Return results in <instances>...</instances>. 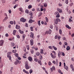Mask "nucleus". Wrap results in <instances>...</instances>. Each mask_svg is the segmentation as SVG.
<instances>
[{"label":"nucleus","instance_id":"f257e3e1","mask_svg":"<svg viewBox=\"0 0 74 74\" xmlns=\"http://www.w3.org/2000/svg\"><path fill=\"white\" fill-rule=\"evenodd\" d=\"M25 68L27 70L28 69H29V66L28 65V62H26L25 63Z\"/></svg>","mask_w":74,"mask_h":74},{"label":"nucleus","instance_id":"f03ea898","mask_svg":"<svg viewBox=\"0 0 74 74\" xmlns=\"http://www.w3.org/2000/svg\"><path fill=\"white\" fill-rule=\"evenodd\" d=\"M55 14L56 15H57L56 16V18H59V17H60V15L58 12L57 11L55 12Z\"/></svg>","mask_w":74,"mask_h":74},{"label":"nucleus","instance_id":"7ed1b4c3","mask_svg":"<svg viewBox=\"0 0 74 74\" xmlns=\"http://www.w3.org/2000/svg\"><path fill=\"white\" fill-rule=\"evenodd\" d=\"M4 40H0V46H2L4 44Z\"/></svg>","mask_w":74,"mask_h":74},{"label":"nucleus","instance_id":"20e7f679","mask_svg":"<svg viewBox=\"0 0 74 74\" xmlns=\"http://www.w3.org/2000/svg\"><path fill=\"white\" fill-rule=\"evenodd\" d=\"M26 21V19H25L23 17L21 18L20 19V21H21V22H25Z\"/></svg>","mask_w":74,"mask_h":74},{"label":"nucleus","instance_id":"39448f33","mask_svg":"<svg viewBox=\"0 0 74 74\" xmlns=\"http://www.w3.org/2000/svg\"><path fill=\"white\" fill-rule=\"evenodd\" d=\"M70 67L72 69V71H73V72H74V67L73 66V64H71L70 65Z\"/></svg>","mask_w":74,"mask_h":74},{"label":"nucleus","instance_id":"423d86ee","mask_svg":"<svg viewBox=\"0 0 74 74\" xmlns=\"http://www.w3.org/2000/svg\"><path fill=\"white\" fill-rule=\"evenodd\" d=\"M30 37L34 38V34L33 32L31 33V34L30 36Z\"/></svg>","mask_w":74,"mask_h":74},{"label":"nucleus","instance_id":"0eeeda50","mask_svg":"<svg viewBox=\"0 0 74 74\" xmlns=\"http://www.w3.org/2000/svg\"><path fill=\"white\" fill-rule=\"evenodd\" d=\"M30 45H33V44L34 43V41H33V39H31L30 40Z\"/></svg>","mask_w":74,"mask_h":74},{"label":"nucleus","instance_id":"6e6552de","mask_svg":"<svg viewBox=\"0 0 74 74\" xmlns=\"http://www.w3.org/2000/svg\"><path fill=\"white\" fill-rule=\"evenodd\" d=\"M51 57H52L53 59H54L55 58H56V55H53V54L52 53H51Z\"/></svg>","mask_w":74,"mask_h":74},{"label":"nucleus","instance_id":"1a4fd4ad","mask_svg":"<svg viewBox=\"0 0 74 74\" xmlns=\"http://www.w3.org/2000/svg\"><path fill=\"white\" fill-rule=\"evenodd\" d=\"M57 10L58 12H59L60 13H61L62 12V10L59 8H57Z\"/></svg>","mask_w":74,"mask_h":74},{"label":"nucleus","instance_id":"9d476101","mask_svg":"<svg viewBox=\"0 0 74 74\" xmlns=\"http://www.w3.org/2000/svg\"><path fill=\"white\" fill-rule=\"evenodd\" d=\"M16 28L17 29H20V26L18 25H16Z\"/></svg>","mask_w":74,"mask_h":74},{"label":"nucleus","instance_id":"9b49d317","mask_svg":"<svg viewBox=\"0 0 74 74\" xmlns=\"http://www.w3.org/2000/svg\"><path fill=\"white\" fill-rule=\"evenodd\" d=\"M2 30H4V27L0 26V32L2 31Z\"/></svg>","mask_w":74,"mask_h":74},{"label":"nucleus","instance_id":"f8f14e48","mask_svg":"<svg viewBox=\"0 0 74 74\" xmlns=\"http://www.w3.org/2000/svg\"><path fill=\"white\" fill-rule=\"evenodd\" d=\"M28 59L29 61H32V58L31 57H29L28 58Z\"/></svg>","mask_w":74,"mask_h":74},{"label":"nucleus","instance_id":"ddd939ff","mask_svg":"<svg viewBox=\"0 0 74 74\" xmlns=\"http://www.w3.org/2000/svg\"><path fill=\"white\" fill-rule=\"evenodd\" d=\"M18 10L19 11H21V12H23V10L22 9V8H19L18 9Z\"/></svg>","mask_w":74,"mask_h":74},{"label":"nucleus","instance_id":"4468645a","mask_svg":"<svg viewBox=\"0 0 74 74\" xmlns=\"http://www.w3.org/2000/svg\"><path fill=\"white\" fill-rule=\"evenodd\" d=\"M18 31L21 34H23V31H22L21 29H19Z\"/></svg>","mask_w":74,"mask_h":74},{"label":"nucleus","instance_id":"2eb2a0df","mask_svg":"<svg viewBox=\"0 0 74 74\" xmlns=\"http://www.w3.org/2000/svg\"><path fill=\"white\" fill-rule=\"evenodd\" d=\"M66 27H67V28H68V29H71V27H70V26L67 25H66Z\"/></svg>","mask_w":74,"mask_h":74},{"label":"nucleus","instance_id":"dca6fc26","mask_svg":"<svg viewBox=\"0 0 74 74\" xmlns=\"http://www.w3.org/2000/svg\"><path fill=\"white\" fill-rule=\"evenodd\" d=\"M64 69H66V70H67V71H68V70H69V69H68V66H64Z\"/></svg>","mask_w":74,"mask_h":74},{"label":"nucleus","instance_id":"f3484780","mask_svg":"<svg viewBox=\"0 0 74 74\" xmlns=\"http://www.w3.org/2000/svg\"><path fill=\"white\" fill-rule=\"evenodd\" d=\"M40 53L42 54V53H44V51H43V49H40Z\"/></svg>","mask_w":74,"mask_h":74},{"label":"nucleus","instance_id":"a211bd4d","mask_svg":"<svg viewBox=\"0 0 74 74\" xmlns=\"http://www.w3.org/2000/svg\"><path fill=\"white\" fill-rule=\"evenodd\" d=\"M58 73H60V74H63V73H62V71H61L60 70L58 69Z\"/></svg>","mask_w":74,"mask_h":74},{"label":"nucleus","instance_id":"6ab92c4d","mask_svg":"<svg viewBox=\"0 0 74 74\" xmlns=\"http://www.w3.org/2000/svg\"><path fill=\"white\" fill-rule=\"evenodd\" d=\"M7 57L9 58L10 60H11V56H7Z\"/></svg>","mask_w":74,"mask_h":74},{"label":"nucleus","instance_id":"aec40b11","mask_svg":"<svg viewBox=\"0 0 74 74\" xmlns=\"http://www.w3.org/2000/svg\"><path fill=\"white\" fill-rule=\"evenodd\" d=\"M16 33V30H14L13 32V35H15V33Z\"/></svg>","mask_w":74,"mask_h":74},{"label":"nucleus","instance_id":"412c9836","mask_svg":"<svg viewBox=\"0 0 74 74\" xmlns=\"http://www.w3.org/2000/svg\"><path fill=\"white\" fill-rule=\"evenodd\" d=\"M40 53L39 52H36V56H39L40 55Z\"/></svg>","mask_w":74,"mask_h":74},{"label":"nucleus","instance_id":"4be33fe9","mask_svg":"<svg viewBox=\"0 0 74 74\" xmlns=\"http://www.w3.org/2000/svg\"><path fill=\"white\" fill-rule=\"evenodd\" d=\"M23 40H24V38H25V37H26V35L25 34H23Z\"/></svg>","mask_w":74,"mask_h":74},{"label":"nucleus","instance_id":"5701e85b","mask_svg":"<svg viewBox=\"0 0 74 74\" xmlns=\"http://www.w3.org/2000/svg\"><path fill=\"white\" fill-rule=\"evenodd\" d=\"M34 60L35 62H36L38 61V59H37V58H34Z\"/></svg>","mask_w":74,"mask_h":74},{"label":"nucleus","instance_id":"b1692460","mask_svg":"<svg viewBox=\"0 0 74 74\" xmlns=\"http://www.w3.org/2000/svg\"><path fill=\"white\" fill-rule=\"evenodd\" d=\"M38 25L40 26L41 25V24L40 23V21H38Z\"/></svg>","mask_w":74,"mask_h":74},{"label":"nucleus","instance_id":"393cba45","mask_svg":"<svg viewBox=\"0 0 74 74\" xmlns=\"http://www.w3.org/2000/svg\"><path fill=\"white\" fill-rule=\"evenodd\" d=\"M53 48L54 49V50H55L56 51V50L57 49V48L55 47V46H52Z\"/></svg>","mask_w":74,"mask_h":74},{"label":"nucleus","instance_id":"a878e982","mask_svg":"<svg viewBox=\"0 0 74 74\" xmlns=\"http://www.w3.org/2000/svg\"><path fill=\"white\" fill-rule=\"evenodd\" d=\"M30 52L32 54H33V53H34V50L33 49H31L30 50Z\"/></svg>","mask_w":74,"mask_h":74},{"label":"nucleus","instance_id":"bb28decb","mask_svg":"<svg viewBox=\"0 0 74 74\" xmlns=\"http://www.w3.org/2000/svg\"><path fill=\"white\" fill-rule=\"evenodd\" d=\"M11 46L12 47H14L15 46V44L14 43L12 42L11 43Z\"/></svg>","mask_w":74,"mask_h":74},{"label":"nucleus","instance_id":"cd10ccee","mask_svg":"<svg viewBox=\"0 0 74 74\" xmlns=\"http://www.w3.org/2000/svg\"><path fill=\"white\" fill-rule=\"evenodd\" d=\"M70 47L69 46H67L66 48V50L68 51V50H70Z\"/></svg>","mask_w":74,"mask_h":74},{"label":"nucleus","instance_id":"c85d7f7f","mask_svg":"<svg viewBox=\"0 0 74 74\" xmlns=\"http://www.w3.org/2000/svg\"><path fill=\"white\" fill-rule=\"evenodd\" d=\"M54 23L55 24H58V21H57V20H56L55 21V22Z\"/></svg>","mask_w":74,"mask_h":74},{"label":"nucleus","instance_id":"c756f323","mask_svg":"<svg viewBox=\"0 0 74 74\" xmlns=\"http://www.w3.org/2000/svg\"><path fill=\"white\" fill-rule=\"evenodd\" d=\"M25 12L27 14H29V10L27 9L25 10Z\"/></svg>","mask_w":74,"mask_h":74},{"label":"nucleus","instance_id":"7c9ffc66","mask_svg":"<svg viewBox=\"0 0 74 74\" xmlns=\"http://www.w3.org/2000/svg\"><path fill=\"white\" fill-rule=\"evenodd\" d=\"M59 33L60 34H62V30L60 29Z\"/></svg>","mask_w":74,"mask_h":74},{"label":"nucleus","instance_id":"2f4dec72","mask_svg":"<svg viewBox=\"0 0 74 74\" xmlns=\"http://www.w3.org/2000/svg\"><path fill=\"white\" fill-rule=\"evenodd\" d=\"M44 6L45 7H46L47 6V4L46 3H45L44 4Z\"/></svg>","mask_w":74,"mask_h":74},{"label":"nucleus","instance_id":"473e14b6","mask_svg":"<svg viewBox=\"0 0 74 74\" xmlns=\"http://www.w3.org/2000/svg\"><path fill=\"white\" fill-rule=\"evenodd\" d=\"M33 73V71L32 70V69H31L29 70V73L30 74H32Z\"/></svg>","mask_w":74,"mask_h":74},{"label":"nucleus","instance_id":"72a5a7b5","mask_svg":"<svg viewBox=\"0 0 74 74\" xmlns=\"http://www.w3.org/2000/svg\"><path fill=\"white\" fill-rule=\"evenodd\" d=\"M56 20H57V21L58 22H60V19L59 18H56Z\"/></svg>","mask_w":74,"mask_h":74},{"label":"nucleus","instance_id":"f704fd0d","mask_svg":"<svg viewBox=\"0 0 74 74\" xmlns=\"http://www.w3.org/2000/svg\"><path fill=\"white\" fill-rule=\"evenodd\" d=\"M48 64L49 66H51L52 64V63H51V62L49 61L48 62Z\"/></svg>","mask_w":74,"mask_h":74},{"label":"nucleus","instance_id":"c9c22d12","mask_svg":"<svg viewBox=\"0 0 74 74\" xmlns=\"http://www.w3.org/2000/svg\"><path fill=\"white\" fill-rule=\"evenodd\" d=\"M29 22L30 23H32V19H29Z\"/></svg>","mask_w":74,"mask_h":74},{"label":"nucleus","instance_id":"e433bc0d","mask_svg":"<svg viewBox=\"0 0 74 74\" xmlns=\"http://www.w3.org/2000/svg\"><path fill=\"white\" fill-rule=\"evenodd\" d=\"M61 54V53H60V52H59L58 53V57H59L60 56V55Z\"/></svg>","mask_w":74,"mask_h":74},{"label":"nucleus","instance_id":"4c0bfd02","mask_svg":"<svg viewBox=\"0 0 74 74\" xmlns=\"http://www.w3.org/2000/svg\"><path fill=\"white\" fill-rule=\"evenodd\" d=\"M11 52H8V53H7V56H9V55H11Z\"/></svg>","mask_w":74,"mask_h":74},{"label":"nucleus","instance_id":"58836bf2","mask_svg":"<svg viewBox=\"0 0 74 74\" xmlns=\"http://www.w3.org/2000/svg\"><path fill=\"white\" fill-rule=\"evenodd\" d=\"M45 19L46 22H48V18H47V17H46Z\"/></svg>","mask_w":74,"mask_h":74},{"label":"nucleus","instance_id":"ea45409f","mask_svg":"<svg viewBox=\"0 0 74 74\" xmlns=\"http://www.w3.org/2000/svg\"><path fill=\"white\" fill-rule=\"evenodd\" d=\"M27 48L28 50H29V45L27 46Z\"/></svg>","mask_w":74,"mask_h":74},{"label":"nucleus","instance_id":"a19ab883","mask_svg":"<svg viewBox=\"0 0 74 74\" xmlns=\"http://www.w3.org/2000/svg\"><path fill=\"white\" fill-rule=\"evenodd\" d=\"M10 23L11 24V25H13V24H14V22L12 21H10Z\"/></svg>","mask_w":74,"mask_h":74},{"label":"nucleus","instance_id":"79ce46f5","mask_svg":"<svg viewBox=\"0 0 74 74\" xmlns=\"http://www.w3.org/2000/svg\"><path fill=\"white\" fill-rule=\"evenodd\" d=\"M15 55L16 57H18V53H16Z\"/></svg>","mask_w":74,"mask_h":74},{"label":"nucleus","instance_id":"37998d69","mask_svg":"<svg viewBox=\"0 0 74 74\" xmlns=\"http://www.w3.org/2000/svg\"><path fill=\"white\" fill-rule=\"evenodd\" d=\"M49 48V49H52V46H49L48 47Z\"/></svg>","mask_w":74,"mask_h":74},{"label":"nucleus","instance_id":"c03bdc74","mask_svg":"<svg viewBox=\"0 0 74 74\" xmlns=\"http://www.w3.org/2000/svg\"><path fill=\"white\" fill-rule=\"evenodd\" d=\"M8 19V17L6 16L5 17V18L4 19V21H6V20H7V19Z\"/></svg>","mask_w":74,"mask_h":74},{"label":"nucleus","instance_id":"a18cd8bd","mask_svg":"<svg viewBox=\"0 0 74 74\" xmlns=\"http://www.w3.org/2000/svg\"><path fill=\"white\" fill-rule=\"evenodd\" d=\"M39 16H41L42 15V13L41 12H40L39 13Z\"/></svg>","mask_w":74,"mask_h":74},{"label":"nucleus","instance_id":"49530a36","mask_svg":"<svg viewBox=\"0 0 74 74\" xmlns=\"http://www.w3.org/2000/svg\"><path fill=\"white\" fill-rule=\"evenodd\" d=\"M28 8H29V9H30V8H32V6H31V5H29L28 7Z\"/></svg>","mask_w":74,"mask_h":74},{"label":"nucleus","instance_id":"de8ad7c7","mask_svg":"<svg viewBox=\"0 0 74 74\" xmlns=\"http://www.w3.org/2000/svg\"><path fill=\"white\" fill-rule=\"evenodd\" d=\"M46 34H49V32H48V31H46L45 33Z\"/></svg>","mask_w":74,"mask_h":74},{"label":"nucleus","instance_id":"09e8293b","mask_svg":"<svg viewBox=\"0 0 74 74\" xmlns=\"http://www.w3.org/2000/svg\"><path fill=\"white\" fill-rule=\"evenodd\" d=\"M68 0H65V3L66 4H68L69 3V1H68Z\"/></svg>","mask_w":74,"mask_h":74},{"label":"nucleus","instance_id":"8fccbe9b","mask_svg":"<svg viewBox=\"0 0 74 74\" xmlns=\"http://www.w3.org/2000/svg\"><path fill=\"white\" fill-rule=\"evenodd\" d=\"M62 55L63 56H65V54H64V52H62Z\"/></svg>","mask_w":74,"mask_h":74},{"label":"nucleus","instance_id":"3c124183","mask_svg":"<svg viewBox=\"0 0 74 74\" xmlns=\"http://www.w3.org/2000/svg\"><path fill=\"white\" fill-rule=\"evenodd\" d=\"M30 30L31 31H33V27H30Z\"/></svg>","mask_w":74,"mask_h":74},{"label":"nucleus","instance_id":"603ef678","mask_svg":"<svg viewBox=\"0 0 74 74\" xmlns=\"http://www.w3.org/2000/svg\"><path fill=\"white\" fill-rule=\"evenodd\" d=\"M23 50L25 51V52H26V47H24L23 49Z\"/></svg>","mask_w":74,"mask_h":74},{"label":"nucleus","instance_id":"864d4df0","mask_svg":"<svg viewBox=\"0 0 74 74\" xmlns=\"http://www.w3.org/2000/svg\"><path fill=\"white\" fill-rule=\"evenodd\" d=\"M51 32H52V30H51V29H50V31L49 32V33L50 34H51Z\"/></svg>","mask_w":74,"mask_h":74},{"label":"nucleus","instance_id":"5fc2aeb1","mask_svg":"<svg viewBox=\"0 0 74 74\" xmlns=\"http://www.w3.org/2000/svg\"><path fill=\"white\" fill-rule=\"evenodd\" d=\"M5 37H8L9 36L8 34H5Z\"/></svg>","mask_w":74,"mask_h":74},{"label":"nucleus","instance_id":"6e6d98bb","mask_svg":"<svg viewBox=\"0 0 74 74\" xmlns=\"http://www.w3.org/2000/svg\"><path fill=\"white\" fill-rule=\"evenodd\" d=\"M50 27L51 28V29H53V26L52 25H50Z\"/></svg>","mask_w":74,"mask_h":74},{"label":"nucleus","instance_id":"4d7b16f0","mask_svg":"<svg viewBox=\"0 0 74 74\" xmlns=\"http://www.w3.org/2000/svg\"><path fill=\"white\" fill-rule=\"evenodd\" d=\"M17 62H18V63H19L20 64V63H21V61H19V60H17Z\"/></svg>","mask_w":74,"mask_h":74},{"label":"nucleus","instance_id":"13d9d810","mask_svg":"<svg viewBox=\"0 0 74 74\" xmlns=\"http://www.w3.org/2000/svg\"><path fill=\"white\" fill-rule=\"evenodd\" d=\"M17 7V6H16V5L14 6V9H15V8H16Z\"/></svg>","mask_w":74,"mask_h":74},{"label":"nucleus","instance_id":"bf43d9fd","mask_svg":"<svg viewBox=\"0 0 74 74\" xmlns=\"http://www.w3.org/2000/svg\"><path fill=\"white\" fill-rule=\"evenodd\" d=\"M53 63H54V64H56V61H53Z\"/></svg>","mask_w":74,"mask_h":74},{"label":"nucleus","instance_id":"052dcab7","mask_svg":"<svg viewBox=\"0 0 74 74\" xmlns=\"http://www.w3.org/2000/svg\"><path fill=\"white\" fill-rule=\"evenodd\" d=\"M34 48L35 50H36V51H37V50H38V48H37V47H34Z\"/></svg>","mask_w":74,"mask_h":74},{"label":"nucleus","instance_id":"680f3d73","mask_svg":"<svg viewBox=\"0 0 74 74\" xmlns=\"http://www.w3.org/2000/svg\"><path fill=\"white\" fill-rule=\"evenodd\" d=\"M13 70V67H11L10 69V71H12Z\"/></svg>","mask_w":74,"mask_h":74},{"label":"nucleus","instance_id":"e2e57ef3","mask_svg":"<svg viewBox=\"0 0 74 74\" xmlns=\"http://www.w3.org/2000/svg\"><path fill=\"white\" fill-rule=\"evenodd\" d=\"M40 59H42V56L40 55Z\"/></svg>","mask_w":74,"mask_h":74},{"label":"nucleus","instance_id":"0e129e2a","mask_svg":"<svg viewBox=\"0 0 74 74\" xmlns=\"http://www.w3.org/2000/svg\"><path fill=\"white\" fill-rule=\"evenodd\" d=\"M64 44L65 45H67V42H64Z\"/></svg>","mask_w":74,"mask_h":74},{"label":"nucleus","instance_id":"69168bd1","mask_svg":"<svg viewBox=\"0 0 74 74\" xmlns=\"http://www.w3.org/2000/svg\"><path fill=\"white\" fill-rule=\"evenodd\" d=\"M62 39L63 40H66V38L65 37H63L62 38Z\"/></svg>","mask_w":74,"mask_h":74},{"label":"nucleus","instance_id":"338daca9","mask_svg":"<svg viewBox=\"0 0 74 74\" xmlns=\"http://www.w3.org/2000/svg\"><path fill=\"white\" fill-rule=\"evenodd\" d=\"M9 12L10 14H11V10H9Z\"/></svg>","mask_w":74,"mask_h":74},{"label":"nucleus","instance_id":"774afa93","mask_svg":"<svg viewBox=\"0 0 74 74\" xmlns=\"http://www.w3.org/2000/svg\"><path fill=\"white\" fill-rule=\"evenodd\" d=\"M16 37L18 38H19V36L18 35H17Z\"/></svg>","mask_w":74,"mask_h":74}]
</instances>
